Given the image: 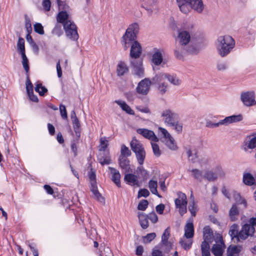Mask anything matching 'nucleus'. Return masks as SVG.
<instances>
[{"mask_svg": "<svg viewBox=\"0 0 256 256\" xmlns=\"http://www.w3.org/2000/svg\"><path fill=\"white\" fill-rule=\"evenodd\" d=\"M89 178L90 180V188L91 192H98L96 182V175L94 171L91 169L89 173Z\"/></svg>", "mask_w": 256, "mask_h": 256, "instance_id": "22", "label": "nucleus"}, {"mask_svg": "<svg viewBox=\"0 0 256 256\" xmlns=\"http://www.w3.org/2000/svg\"><path fill=\"white\" fill-rule=\"evenodd\" d=\"M42 6L46 11L48 12L50 9L51 2L50 0H43Z\"/></svg>", "mask_w": 256, "mask_h": 256, "instance_id": "62", "label": "nucleus"}, {"mask_svg": "<svg viewBox=\"0 0 256 256\" xmlns=\"http://www.w3.org/2000/svg\"><path fill=\"white\" fill-rule=\"evenodd\" d=\"M224 174V172L220 166H217L212 170L204 171V180L210 182H215L218 178L222 177Z\"/></svg>", "mask_w": 256, "mask_h": 256, "instance_id": "5", "label": "nucleus"}, {"mask_svg": "<svg viewBox=\"0 0 256 256\" xmlns=\"http://www.w3.org/2000/svg\"><path fill=\"white\" fill-rule=\"evenodd\" d=\"M132 152L129 148L124 144H122L121 147L120 156H125L126 158L131 156Z\"/></svg>", "mask_w": 256, "mask_h": 256, "instance_id": "41", "label": "nucleus"}, {"mask_svg": "<svg viewBox=\"0 0 256 256\" xmlns=\"http://www.w3.org/2000/svg\"><path fill=\"white\" fill-rule=\"evenodd\" d=\"M176 2L180 10L184 14H188L190 8L201 13L204 7L202 0H176Z\"/></svg>", "mask_w": 256, "mask_h": 256, "instance_id": "3", "label": "nucleus"}, {"mask_svg": "<svg viewBox=\"0 0 256 256\" xmlns=\"http://www.w3.org/2000/svg\"><path fill=\"white\" fill-rule=\"evenodd\" d=\"M242 120L243 116L242 114L232 115L226 117L224 119L220 120L218 122H210L207 126L210 128H214L218 127L220 125L228 126L231 124L240 122Z\"/></svg>", "mask_w": 256, "mask_h": 256, "instance_id": "6", "label": "nucleus"}, {"mask_svg": "<svg viewBox=\"0 0 256 256\" xmlns=\"http://www.w3.org/2000/svg\"><path fill=\"white\" fill-rule=\"evenodd\" d=\"M71 13H67L64 12H60L56 16V20L58 23L64 24L68 21H72L70 18Z\"/></svg>", "mask_w": 256, "mask_h": 256, "instance_id": "21", "label": "nucleus"}, {"mask_svg": "<svg viewBox=\"0 0 256 256\" xmlns=\"http://www.w3.org/2000/svg\"><path fill=\"white\" fill-rule=\"evenodd\" d=\"M159 133L164 138V142L166 146L172 150H176L178 147L174 138L165 128H159Z\"/></svg>", "mask_w": 256, "mask_h": 256, "instance_id": "9", "label": "nucleus"}, {"mask_svg": "<svg viewBox=\"0 0 256 256\" xmlns=\"http://www.w3.org/2000/svg\"><path fill=\"white\" fill-rule=\"evenodd\" d=\"M165 79H166V74L160 73L156 74L152 78V80L154 84H160L162 82H164V81Z\"/></svg>", "mask_w": 256, "mask_h": 256, "instance_id": "36", "label": "nucleus"}, {"mask_svg": "<svg viewBox=\"0 0 256 256\" xmlns=\"http://www.w3.org/2000/svg\"><path fill=\"white\" fill-rule=\"evenodd\" d=\"M138 31V24L133 23L129 26L122 37V44L125 50L131 46L130 56L134 60H137L142 53V47L139 42L136 40Z\"/></svg>", "mask_w": 256, "mask_h": 256, "instance_id": "1", "label": "nucleus"}, {"mask_svg": "<svg viewBox=\"0 0 256 256\" xmlns=\"http://www.w3.org/2000/svg\"><path fill=\"white\" fill-rule=\"evenodd\" d=\"M91 196L102 204L105 203L104 198L102 195L101 193H92Z\"/></svg>", "mask_w": 256, "mask_h": 256, "instance_id": "50", "label": "nucleus"}, {"mask_svg": "<svg viewBox=\"0 0 256 256\" xmlns=\"http://www.w3.org/2000/svg\"><path fill=\"white\" fill-rule=\"evenodd\" d=\"M151 145L154 154L157 157H159L161 154V151L158 144L151 142Z\"/></svg>", "mask_w": 256, "mask_h": 256, "instance_id": "46", "label": "nucleus"}, {"mask_svg": "<svg viewBox=\"0 0 256 256\" xmlns=\"http://www.w3.org/2000/svg\"><path fill=\"white\" fill-rule=\"evenodd\" d=\"M108 141L104 138H101L100 140V150L104 152L107 146Z\"/></svg>", "mask_w": 256, "mask_h": 256, "instance_id": "60", "label": "nucleus"}, {"mask_svg": "<svg viewBox=\"0 0 256 256\" xmlns=\"http://www.w3.org/2000/svg\"><path fill=\"white\" fill-rule=\"evenodd\" d=\"M235 42L230 36H219L216 42V46L218 54L222 57L226 56L233 49Z\"/></svg>", "mask_w": 256, "mask_h": 256, "instance_id": "2", "label": "nucleus"}, {"mask_svg": "<svg viewBox=\"0 0 256 256\" xmlns=\"http://www.w3.org/2000/svg\"><path fill=\"white\" fill-rule=\"evenodd\" d=\"M58 8L60 12H64L67 13H71V9L70 7L66 3L64 2H58Z\"/></svg>", "mask_w": 256, "mask_h": 256, "instance_id": "42", "label": "nucleus"}, {"mask_svg": "<svg viewBox=\"0 0 256 256\" xmlns=\"http://www.w3.org/2000/svg\"><path fill=\"white\" fill-rule=\"evenodd\" d=\"M242 250V247L240 246H230L227 250L226 256H239Z\"/></svg>", "mask_w": 256, "mask_h": 256, "instance_id": "26", "label": "nucleus"}, {"mask_svg": "<svg viewBox=\"0 0 256 256\" xmlns=\"http://www.w3.org/2000/svg\"><path fill=\"white\" fill-rule=\"evenodd\" d=\"M116 71L118 76H122L128 72V68L124 62H120L117 66Z\"/></svg>", "mask_w": 256, "mask_h": 256, "instance_id": "30", "label": "nucleus"}, {"mask_svg": "<svg viewBox=\"0 0 256 256\" xmlns=\"http://www.w3.org/2000/svg\"><path fill=\"white\" fill-rule=\"evenodd\" d=\"M108 168L112 174V180L117 186H120V174L118 170L114 168L109 167Z\"/></svg>", "mask_w": 256, "mask_h": 256, "instance_id": "23", "label": "nucleus"}, {"mask_svg": "<svg viewBox=\"0 0 256 256\" xmlns=\"http://www.w3.org/2000/svg\"><path fill=\"white\" fill-rule=\"evenodd\" d=\"M238 227L237 224H234L232 225L229 230L228 234L232 240H234L236 239L237 242H240V240L238 237L239 236V232L238 231Z\"/></svg>", "mask_w": 256, "mask_h": 256, "instance_id": "27", "label": "nucleus"}, {"mask_svg": "<svg viewBox=\"0 0 256 256\" xmlns=\"http://www.w3.org/2000/svg\"><path fill=\"white\" fill-rule=\"evenodd\" d=\"M166 79L174 85L180 84L181 81L176 75H170L166 74Z\"/></svg>", "mask_w": 256, "mask_h": 256, "instance_id": "39", "label": "nucleus"}, {"mask_svg": "<svg viewBox=\"0 0 256 256\" xmlns=\"http://www.w3.org/2000/svg\"><path fill=\"white\" fill-rule=\"evenodd\" d=\"M156 236L154 232L148 234L144 237V242L145 243H149L152 242Z\"/></svg>", "mask_w": 256, "mask_h": 256, "instance_id": "55", "label": "nucleus"}, {"mask_svg": "<svg viewBox=\"0 0 256 256\" xmlns=\"http://www.w3.org/2000/svg\"><path fill=\"white\" fill-rule=\"evenodd\" d=\"M115 102L120 106L121 108L127 114L130 115L134 114V112L125 102L120 100H116L115 101Z\"/></svg>", "mask_w": 256, "mask_h": 256, "instance_id": "28", "label": "nucleus"}, {"mask_svg": "<svg viewBox=\"0 0 256 256\" xmlns=\"http://www.w3.org/2000/svg\"><path fill=\"white\" fill-rule=\"evenodd\" d=\"M152 82L148 78L142 80L136 87V92L142 95H146L148 94Z\"/></svg>", "mask_w": 256, "mask_h": 256, "instance_id": "14", "label": "nucleus"}, {"mask_svg": "<svg viewBox=\"0 0 256 256\" xmlns=\"http://www.w3.org/2000/svg\"><path fill=\"white\" fill-rule=\"evenodd\" d=\"M35 90L42 96H44L48 92V90L44 86H42L40 83L36 84Z\"/></svg>", "mask_w": 256, "mask_h": 256, "instance_id": "43", "label": "nucleus"}, {"mask_svg": "<svg viewBox=\"0 0 256 256\" xmlns=\"http://www.w3.org/2000/svg\"><path fill=\"white\" fill-rule=\"evenodd\" d=\"M170 126L173 127L174 130L178 134L181 133L182 130V124L178 122L177 120L174 122V125H171Z\"/></svg>", "mask_w": 256, "mask_h": 256, "instance_id": "54", "label": "nucleus"}, {"mask_svg": "<svg viewBox=\"0 0 256 256\" xmlns=\"http://www.w3.org/2000/svg\"><path fill=\"white\" fill-rule=\"evenodd\" d=\"M18 51L20 52L25 50L24 46V40L23 38L19 37L17 43Z\"/></svg>", "mask_w": 256, "mask_h": 256, "instance_id": "51", "label": "nucleus"}, {"mask_svg": "<svg viewBox=\"0 0 256 256\" xmlns=\"http://www.w3.org/2000/svg\"><path fill=\"white\" fill-rule=\"evenodd\" d=\"M190 36L188 32L182 30L178 32L177 40L182 46L186 45L190 42Z\"/></svg>", "mask_w": 256, "mask_h": 256, "instance_id": "18", "label": "nucleus"}, {"mask_svg": "<svg viewBox=\"0 0 256 256\" xmlns=\"http://www.w3.org/2000/svg\"><path fill=\"white\" fill-rule=\"evenodd\" d=\"M162 52L159 50L155 49V52L152 56V61L156 66H159L162 61Z\"/></svg>", "mask_w": 256, "mask_h": 256, "instance_id": "25", "label": "nucleus"}, {"mask_svg": "<svg viewBox=\"0 0 256 256\" xmlns=\"http://www.w3.org/2000/svg\"><path fill=\"white\" fill-rule=\"evenodd\" d=\"M148 220H150L152 222L155 224L158 220V216L154 212H152L146 215Z\"/></svg>", "mask_w": 256, "mask_h": 256, "instance_id": "59", "label": "nucleus"}, {"mask_svg": "<svg viewBox=\"0 0 256 256\" xmlns=\"http://www.w3.org/2000/svg\"><path fill=\"white\" fill-rule=\"evenodd\" d=\"M60 110L62 118L64 120H66L68 118V114L66 106L64 105L60 104Z\"/></svg>", "mask_w": 256, "mask_h": 256, "instance_id": "57", "label": "nucleus"}, {"mask_svg": "<svg viewBox=\"0 0 256 256\" xmlns=\"http://www.w3.org/2000/svg\"><path fill=\"white\" fill-rule=\"evenodd\" d=\"M72 122L73 124V127H74V130L76 136L79 137L80 136V124L79 120L78 118H77L76 120H73L72 121Z\"/></svg>", "mask_w": 256, "mask_h": 256, "instance_id": "44", "label": "nucleus"}, {"mask_svg": "<svg viewBox=\"0 0 256 256\" xmlns=\"http://www.w3.org/2000/svg\"><path fill=\"white\" fill-rule=\"evenodd\" d=\"M180 244L184 250H188L191 248L192 242L191 240H186L185 239L182 238L180 241Z\"/></svg>", "mask_w": 256, "mask_h": 256, "instance_id": "40", "label": "nucleus"}, {"mask_svg": "<svg viewBox=\"0 0 256 256\" xmlns=\"http://www.w3.org/2000/svg\"><path fill=\"white\" fill-rule=\"evenodd\" d=\"M204 242H206L208 244L212 243L214 240V234L212 230L209 226H206L203 230Z\"/></svg>", "mask_w": 256, "mask_h": 256, "instance_id": "20", "label": "nucleus"}, {"mask_svg": "<svg viewBox=\"0 0 256 256\" xmlns=\"http://www.w3.org/2000/svg\"><path fill=\"white\" fill-rule=\"evenodd\" d=\"M192 176L196 180L201 182L204 179V171L198 168H193L190 170Z\"/></svg>", "mask_w": 256, "mask_h": 256, "instance_id": "32", "label": "nucleus"}, {"mask_svg": "<svg viewBox=\"0 0 256 256\" xmlns=\"http://www.w3.org/2000/svg\"><path fill=\"white\" fill-rule=\"evenodd\" d=\"M242 182L248 186H256V176H254L250 172H244L242 176Z\"/></svg>", "mask_w": 256, "mask_h": 256, "instance_id": "17", "label": "nucleus"}, {"mask_svg": "<svg viewBox=\"0 0 256 256\" xmlns=\"http://www.w3.org/2000/svg\"><path fill=\"white\" fill-rule=\"evenodd\" d=\"M254 224L248 223L244 224L242 226L241 230L239 231L238 238L241 240H246L248 236H252L255 232Z\"/></svg>", "mask_w": 256, "mask_h": 256, "instance_id": "10", "label": "nucleus"}, {"mask_svg": "<svg viewBox=\"0 0 256 256\" xmlns=\"http://www.w3.org/2000/svg\"><path fill=\"white\" fill-rule=\"evenodd\" d=\"M99 256H114L111 250L108 247L104 248V252H102Z\"/></svg>", "mask_w": 256, "mask_h": 256, "instance_id": "63", "label": "nucleus"}, {"mask_svg": "<svg viewBox=\"0 0 256 256\" xmlns=\"http://www.w3.org/2000/svg\"><path fill=\"white\" fill-rule=\"evenodd\" d=\"M130 146L131 149L136 154L138 163L140 165H142L146 154L143 145L136 138H133L130 143Z\"/></svg>", "mask_w": 256, "mask_h": 256, "instance_id": "4", "label": "nucleus"}, {"mask_svg": "<svg viewBox=\"0 0 256 256\" xmlns=\"http://www.w3.org/2000/svg\"><path fill=\"white\" fill-rule=\"evenodd\" d=\"M134 74L140 78L144 76V68L142 60H132L130 61Z\"/></svg>", "mask_w": 256, "mask_h": 256, "instance_id": "13", "label": "nucleus"}, {"mask_svg": "<svg viewBox=\"0 0 256 256\" xmlns=\"http://www.w3.org/2000/svg\"><path fill=\"white\" fill-rule=\"evenodd\" d=\"M99 162L102 165L108 164H110L111 160L108 156L104 155V154H100L98 158Z\"/></svg>", "mask_w": 256, "mask_h": 256, "instance_id": "37", "label": "nucleus"}, {"mask_svg": "<svg viewBox=\"0 0 256 256\" xmlns=\"http://www.w3.org/2000/svg\"><path fill=\"white\" fill-rule=\"evenodd\" d=\"M240 98L243 104L246 106L250 107L256 105V94L253 90L242 92Z\"/></svg>", "mask_w": 256, "mask_h": 256, "instance_id": "8", "label": "nucleus"}, {"mask_svg": "<svg viewBox=\"0 0 256 256\" xmlns=\"http://www.w3.org/2000/svg\"><path fill=\"white\" fill-rule=\"evenodd\" d=\"M248 148L254 149L256 147V134L252 136L246 144Z\"/></svg>", "mask_w": 256, "mask_h": 256, "instance_id": "47", "label": "nucleus"}, {"mask_svg": "<svg viewBox=\"0 0 256 256\" xmlns=\"http://www.w3.org/2000/svg\"><path fill=\"white\" fill-rule=\"evenodd\" d=\"M169 236H170L169 228H166L162 236V242L164 244H166V243L168 242V239L169 238Z\"/></svg>", "mask_w": 256, "mask_h": 256, "instance_id": "53", "label": "nucleus"}, {"mask_svg": "<svg viewBox=\"0 0 256 256\" xmlns=\"http://www.w3.org/2000/svg\"><path fill=\"white\" fill-rule=\"evenodd\" d=\"M174 56L179 60H181L183 58L182 51V48H176L174 50Z\"/></svg>", "mask_w": 256, "mask_h": 256, "instance_id": "64", "label": "nucleus"}, {"mask_svg": "<svg viewBox=\"0 0 256 256\" xmlns=\"http://www.w3.org/2000/svg\"><path fill=\"white\" fill-rule=\"evenodd\" d=\"M118 164L121 168L124 170L125 172H130V160L127 158H125V156H120Z\"/></svg>", "mask_w": 256, "mask_h": 256, "instance_id": "24", "label": "nucleus"}, {"mask_svg": "<svg viewBox=\"0 0 256 256\" xmlns=\"http://www.w3.org/2000/svg\"><path fill=\"white\" fill-rule=\"evenodd\" d=\"M187 154L188 160L192 162L195 163L198 161L199 155L196 150L190 149L187 152Z\"/></svg>", "mask_w": 256, "mask_h": 256, "instance_id": "31", "label": "nucleus"}, {"mask_svg": "<svg viewBox=\"0 0 256 256\" xmlns=\"http://www.w3.org/2000/svg\"><path fill=\"white\" fill-rule=\"evenodd\" d=\"M166 178H164V176H162V177L160 178H159L158 183H159L160 187V190L163 192H165L167 190L166 186V184L165 183Z\"/></svg>", "mask_w": 256, "mask_h": 256, "instance_id": "58", "label": "nucleus"}, {"mask_svg": "<svg viewBox=\"0 0 256 256\" xmlns=\"http://www.w3.org/2000/svg\"><path fill=\"white\" fill-rule=\"evenodd\" d=\"M64 29L66 36L73 41H76L78 38L77 27L74 22L68 21L64 24Z\"/></svg>", "mask_w": 256, "mask_h": 256, "instance_id": "7", "label": "nucleus"}, {"mask_svg": "<svg viewBox=\"0 0 256 256\" xmlns=\"http://www.w3.org/2000/svg\"><path fill=\"white\" fill-rule=\"evenodd\" d=\"M217 238L219 240L216 241V244L212 246L211 250L214 256H222L225 248L224 243L220 234H217Z\"/></svg>", "mask_w": 256, "mask_h": 256, "instance_id": "12", "label": "nucleus"}, {"mask_svg": "<svg viewBox=\"0 0 256 256\" xmlns=\"http://www.w3.org/2000/svg\"><path fill=\"white\" fill-rule=\"evenodd\" d=\"M148 202L147 200H141L138 206V209L140 210H145L148 208Z\"/></svg>", "mask_w": 256, "mask_h": 256, "instance_id": "48", "label": "nucleus"}, {"mask_svg": "<svg viewBox=\"0 0 256 256\" xmlns=\"http://www.w3.org/2000/svg\"><path fill=\"white\" fill-rule=\"evenodd\" d=\"M216 68L218 70L224 71L228 68V64L226 62L218 61L217 62Z\"/></svg>", "mask_w": 256, "mask_h": 256, "instance_id": "52", "label": "nucleus"}, {"mask_svg": "<svg viewBox=\"0 0 256 256\" xmlns=\"http://www.w3.org/2000/svg\"><path fill=\"white\" fill-rule=\"evenodd\" d=\"M190 200L191 202H190L189 205V210L192 216H194L198 210V208L196 204L194 202V197L192 193H191L190 194Z\"/></svg>", "mask_w": 256, "mask_h": 256, "instance_id": "34", "label": "nucleus"}, {"mask_svg": "<svg viewBox=\"0 0 256 256\" xmlns=\"http://www.w3.org/2000/svg\"><path fill=\"white\" fill-rule=\"evenodd\" d=\"M124 180L129 185L137 187L139 186L138 176L134 174H125Z\"/></svg>", "mask_w": 256, "mask_h": 256, "instance_id": "19", "label": "nucleus"}, {"mask_svg": "<svg viewBox=\"0 0 256 256\" xmlns=\"http://www.w3.org/2000/svg\"><path fill=\"white\" fill-rule=\"evenodd\" d=\"M162 116L164 118V122L170 126L171 125H174V122L178 120V114L170 110H164L162 114Z\"/></svg>", "mask_w": 256, "mask_h": 256, "instance_id": "15", "label": "nucleus"}, {"mask_svg": "<svg viewBox=\"0 0 256 256\" xmlns=\"http://www.w3.org/2000/svg\"><path fill=\"white\" fill-rule=\"evenodd\" d=\"M52 33L54 35L60 36L62 34L60 25L56 24L53 29Z\"/></svg>", "mask_w": 256, "mask_h": 256, "instance_id": "61", "label": "nucleus"}, {"mask_svg": "<svg viewBox=\"0 0 256 256\" xmlns=\"http://www.w3.org/2000/svg\"><path fill=\"white\" fill-rule=\"evenodd\" d=\"M194 228L192 222H188L184 228V236L186 238H191L194 236Z\"/></svg>", "mask_w": 256, "mask_h": 256, "instance_id": "29", "label": "nucleus"}, {"mask_svg": "<svg viewBox=\"0 0 256 256\" xmlns=\"http://www.w3.org/2000/svg\"><path fill=\"white\" fill-rule=\"evenodd\" d=\"M148 188L150 192H158V182L154 180H150L148 182Z\"/></svg>", "mask_w": 256, "mask_h": 256, "instance_id": "45", "label": "nucleus"}, {"mask_svg": "<svg viewBox=\"0 0 256 256\" xmlns=\"http://www.w3.org/2000/svg\"><path fill=\"white\" fill-rule=\"evenodd\" d=\"M34 30L36 32L40 34H44V32L42 24L40 23H36L34 26Z\"/></svg>", "mask_w": 256, "mask_h": 256, "instance_id": "49", "label": "nucleus"}, {"mask_svg": "<svg viewBox=\"0 0 256 256\" xmlns=\"http://www.w3.org/2000/svg\"><path fill=\"white\" fill-rule=\"evenodd\" d=\"M26 75H27V77H26V90L27 93H29V92H33V85L30 80L28 74Z\"/></svg>", "mask_w": 256, "mask_h": 256, "instance_id": "56", "label": "nucleus"}, {"mask_svg": "<svg viewBox=\"0 0 256 256\" xmlns=\"http://www.w3.org/2000/svg\"><path fill=\"white\" fill-rule=\"evenodd\" d=\"M238 213L239 212L237 206L236 204H234L229 212L230 220L232 221H235L236 220V216L238 214Z\"/></svg>", "mask_w": 256, "mask_h": 256, "instance_id": "38", "label": "nucleus"}, {"mask_svg": "<svg viewBox=\"0 0 256 256\" xmlns=\"http://www.w3.org/2000/svg\"><path fill=\"white\" fill-rule=\"evenodd\" d=\"M138 218L140 226L143 229H146L148 226V218L146 216V214H145L143 212H140L138 214Z\"/></svg>", "mask_w": 256, "mask_h": 256, "instance_id": "33", "label": "nucleus"}, {"mask_svg": "<svg viewBox=\"0 0 256 256\" xmlns=\"http://www.w3.org/2000/svg\"><path fill=\"white\" fill-rule=\"evenodd\" d=\"M137 132L151 141L156 142L158 140V138L152 130L146 128H138L137 130Z\"/></svg>", "mask_w": 256, "mask_h": 256, "instance_id": "16", "label": "nucleus"}, {"mask_svg": "<svg viewBox=\"0 0 256 256\" xmlns=\"http://www.w3.org/2000/svg\"><path fill=\"white\" fill-rule=\"evenodd\" d=\"M210 244L206 242H202L201 244V250L202 256H210Z\"/></svg>", "mask_w": 256, "mask_h": 256, "instance_id": "35", "label": "nucleus"}, {"mask_svg": "<svg viewBox=\"0 0 256 256\" xmlns=\"http://www.w3.org/2000/svg\"><path fill=\"white\" fill-rule=\"evenodd\" d=\"M176 208L181 216H183L186 212L187 198L185 193H180L179 197L174 201Z\"/></svg>", "mask_w": 256, "mask_h": 256, "instance_id": "11", "label": "nucleus"}]
</instances>
